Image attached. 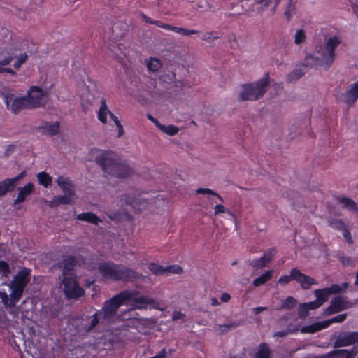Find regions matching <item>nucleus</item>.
Listing matches in <instances>:
<instances>
[{
	"mask_svg": "<svg viewBox=\"0 0 358 358\" xmlns=\"http://www.w3.org/2000/svg\"><path fill=\"white\" fill-rule=\"evenodd\" d=\"M122 305H126L125 300L121 296V292L113 298L106 301L103 308L96 312L90 318L82 319L80 325L78 327V331L82 332H88L91 331L99 323L100 319L102 322H113L119 319L120 316L117 311Z\"/></svg>",
	"mask_w": 358,
	"mask_h": 358,
	"instance_id": "obj_1",
	"label": "nucleus"
},
{
	"mask_svg": "<svg viewBox=\"0 0 358 358\" xmlns=\"http://www.w3.org/2000/svg\"><path fill=\"white\" fill-rule=\"evenodd\" d=\"M341 39L337 36L329 37L320 45L315 55L308 54L303 61V66L311 68H322L328 70L336 57V49L341 43Z\"/></svg>",
	"mask_w": 358,
	"mask_h": 358,
	"instance_id": "obj_2",
	"label": "nucleus"
},
{
	"mask_svg": "<svg viewBox=\"0 0 358 358\" xmlns=\"http://www.w3.org/2000/svg\"><path fill=\"white\" fill-rule=\"evenodd\" d=\"M75 263V259L69 257L59 264L62 271V275L59 277V287L69 299H78L84 294V290L80 287L73 272Z\"/></svg>",
	"mask_w": 358,
	"mask_h": 358,
	"instance_id": "obj_3",
	"label": "nucleus"
},
{
	"mask_svg": "<svg viewBox=\"0 0 358 358\" xmlns=\"http://www.w3.org/2000/svg\"><path fill=\"white\" fill-rule=\"evenodd\" d=\"M30 270L23 268L13 278L8 285L10 288V296L6 291H0V299L6 307L15 306L22 296L24 287L29 281Z\"/></svg>",
	"mask_w": 358,
	"mask_h": 358,
	"instance_id": "obj_4",
	"label": "nucleus"
},
{
	"mask_svg": "<svg viewBox=\"0 0 358 358\" xmlns=\"http://www.w3.org/2000/svg\"><path fill=\"white\" fill-rule=\"evenodd\" d=\"M121 296L125 300L126 306L131 310L152 308L160 310V303L155 298L140 294L136 290H125L121 292Z\"/></svg>",
	"mask_w": 358,
	"mask_h": 358,
	"instance_id": "obj_5",
	"label": "nucleus"
},
{
	"mask_svg": "<svg viewBox=\"0 0 358 358\" xmlns=\"http://www.w3.org/2000/svg\"><path fill=\"white\" fill-rule=\"evenodd\" d=\"M268 85V74L256 82L241 85L238 99L241 101H257L264 96Z\"/></svg>",
	"mask_w": 358,
	"mask_h": 358,
	"instance_id": "obj_6",
	"label": "nucleus"
},
{
	"mask_svg": "<svg viewBox=\"0 0 358 358\" xmlns=\"http://www.w3.org/2000/svg\"><path fill=\"white\" fill-rule=\"evenodd\" d=\"M99 270L103 277L115 280H129L138 278V275L137 273L131 269L111 262L100 264Z\"/></svg>",
	"mask_w": 358,
	"mask_h": 358,
	"instance_id": "obj_7",
	"label": "nucleus"
},
{
	"mask_svg": "<svg viewBox=\"0 0 358 358\" xmlns=\"http://www.w3.org/2000/svg\"><path fill=\"white\" fill-rule=\"evenodd\" d=\"M96 163L106 173L122 178L129 176L131 169L126 164L117 162V158H96Z\"/></svg>",
	"mask_w": 358,
	"mask_h": 358,
	"instance_id": "obj_8",
	"label": "nucleus"
},
{
	"mask_svg": "<svg viewBox=\"0 0 358 358\" xmlns=\"http://www.w3.org/2000/svg\"><path fill=\"white\" fill-rule=\"evenodd\" d=\"M4 103L7 110L15 115L24 109H31L25 96L17 97L13 94H7L4 95Z\"/></svg>",
	"mask_w": 358,
	"mask_h": 358,
	"instance_id": "obj_9",
	"label": "nucleus"
},
{
	"mask_svg": "<svg viewBox=\"0 0 358 358\" xmlns=\"http://www.w3.org/2000/svg\"><path fill=\"white\" fill-rule=\"evenodd\" d=\"M25 98H27L30 108L42 107L45 106L47 102L46 93L38 86L30 87Z\"/></svg>",
	"mask_w": 358,
	"mask_h": 358,
	"instance_id": "obj_10",
	"label": "nucleus"
},
{
	"mask_svg": "<svg viewBox=\"0 0 358 358\" xmlns=\"http://www.w3.org/2000/svg\"><path fill=\"white\" fill-rule=\"evenodd\" d=\"M347 317L345 313L340 314L331 319L317 322L310 325L304 326L301 329V332L303 334H313L322 329L327 328L333 323H340L343 322Z\"/></svg>",
	"mask_w": 358,
	"mask_h": 358,
	"instance_id": "obj_11",
	"label": "nucleus"
},
{
	"mask_svg": "<svg viewBox=\"0 0 358 358\" xmlns=\"http://www.w3.org/2000/svg\"><path fill=\"white\" fill-rule=\"evenodd\" d=\"M336 98L338 102L344 103L349 107L354 106L358 99V79L344 93L338 94Z\"/></svg>",
	"mask_w": 358,
	"mask_h": 358,
	"instance_id": "obj_12",
	"label": "nucleus"
},
{
	"mask_svg": "<svg viewBox=\"0 0 358 358\" xmlns=\"http://www.w3.org/2000/svg\"><path fill=\"white\" fill-rule=\"evenodd\" d=\"M348 287V284L343 283L341 285H333L330 287H327L321 289H315L314 294L316 297V301H318L320 306H322L326 302L331 294L338 293L345 290Z\"/></svg>",
	"mask_w": 358,
	"mask_h": 358,
	"instance_id": "obj_13",
	"label": "nucleus"
},
{
	"mask_svg": "<svg viewBox=\"0 0 358 358\" xmlns=\"http://www.w3.org/2000/svg\"><path fill=\"white\" fill-rule=\"evenodd\" d=\"M350 306L351 303L346 301L345 299L341 296L336 297L331 301L330 306L324 311V314L325 315H329L348 309Z\"/></svg>",
	"mask_w": 358,
	"mask_h": 358,
	"instance_id": "obj_14",
	"label": "nucleus"
},
{
	"mask_svg": "<svg viewBox=\"0 0 358 358\" xmlns=\"http://www.w3.org/2000/svg\"><path fill=\"white\" fill-rule=\"evenodd\" d=\"M292 274L294 280H296L304 289H308L311 287V285L317 284V281L314 278L302 273L296 268L292 269Z\"/></svg>",
	"mask_w": 358,
	"mask_h": 358,
	"instance_id": "obj_15",
	"label": "nucleus"
},
{
	"mask_svg": "<svg viewBox=\"0 0 358 358\" xmlns=\"http://www.w3.org/2000/svg\"><path fill=\"white\" fill-rule=\"evenodd\" d=\"M357 351L354 348L350 350L347 349H339L332 350L327 354L317 357V358H355Z\"/></svg>",
	"mask_w": 358,
	"mask_h": 358,
	"instance_id": "obj_16",
	"label": "nucleus"
},
{
	"mask_svg": "<svg viewBox=\"0 0 358 358\" xmlns=\"http://www.w3.org/2000/svg\"><path fill=\"white\" fill-rule=\"evenodd\" d=\"M34 189V186L33 183L29 182L25 185L22 187L18 188V194L15 200L14 201V204L22 203L25 201L26 198L30 195Z\"/></svg>",
	"mask_w": 358,
	"mask_h": 358,
	"instance_id": "obj_17",
	"label": "nucleus"
},
{
	"mask_svg": "<svg viewBox=\"0 0 358 358\" xmlns=\"http://www.w3.org/2000/svg\"><path fill=\"white\" fill-rule=\"evenodd\" d=\"M56 182L64 194H69L74 196V186L69 178L59 176L57 178Z\"/></svg>",
	"mask_w": 358,
	"mask_h": 358,
	"instance_id": "obj_18",
	"label": "nucleus"
},
{
	"mask_svg": "<svg viewBox=\"0 0 358 358\" xmlns=\"http://www.w3.org/2000/svg\"><path fill=\"white\" fill-rule=\"evenodd\" d=\"M274 256L273 250H271L265 253L263 257L259 259H253L251 264L255 268H261L266 266Z\"/></svg>",
	"mask_w": 358,
	"mask_h": 358,
	"instance_id": "obj_19",
	"label": "nucleus"
},
{
	"mask_svg": "<svg viewBox=\"0 0 358 358\" xmlns=\"http://www.w3.org/2000/svg\"><path fill=\"white\" fill-rule=\"evenodd\" d=\"M73 195L64 194L63 196H55L52 201L49 202V206L50 208H55L61 204H69L71 203L73 199Z\"/></svg>",
	"mask_w": 358,
	"mask_h": 358,
	"instance_id": "obj_20",
	"label": "nucleus"
},
{
	"mask_svg": "<svg viewBox=\"0 0 358 358\" xmlns=\"http://www.w3.org/2000/svg\"><path fill=\"white\" fill-rule=\"evenodd\" d=\"M196 193L206 195L209 199H211L213 203H216L217 201L223 202L222 197L209 188H199L196 190Z\"/></svg>",
	"mask_w": 358,
	"mask_h": 358,
	"instance_id": "obj_21",
	"label": "nucleus"
},
{
	"mask_svg": "<svg viewBox=\"0 0 358 358\" xmlns=\"http://www.w3.org/2000/svg\"><path fill=\"white\" fill-rule=\"evenodd\" d=\"M166 30L173 31L184 36L194 35L199 33V31L196 29H188L184 27H176L168 24L166 25Z\"/></svg>",
	"mask_w": 358,
	"mask_h": 358,
	"instance_id": "obj_22",
	"label": "nucleus"
},
{
	"mask_svg": "<svg viewBox=\"0 0 358 358\" xmlns=\"http://www.w3.org/2000/svg\"><path fill=\"white\" fill-rule=\"evenodd\" d=\"M113 113L108 108L106 100L103 99L101 101V106L98 112V120L103 124L107 123V115L110 116Z\"/></svg>",
	"mask_w": 358,
	"mask_h": 358,
	"instance_id": "obj_23",
	"label": "nucleus"
},
{
	"mask_svg": "<svg viewBox=\"0 0 358 358\" xmlns=\"http://www.w3.org/2000/svg\"><path fill=\"white\" fill-rule=\"evenodd\" d=\"M273 273V270L267 271L266 272H265L264 273L261 275L259 277L255 278L253 280V282H252L253 285L255 287H259L262 285L265 284L266 282H268V280H270L271 279Z\"/></svg>",
	"mask_w": 358,
	"mask_h": 358,
	"instance_id": "obj_24",
	"label": "nucleus"
},
{
	"mask_svg": "<svg viewBox=\"0 0 358 358\" xmlns=\"http://www.w3.org/2000/svg\"><path fill=\"white\" fill-rule=\"evenodd\" d=\"M77 219L83 221H87L88 222L97 224L100 222L99 217L92 213H83L77 215Z\"/></svg>",
	"mask_w": 358,
	"mask_h": 358,
	"instance_id": "obj_25",
	"label": "nucleus"
},
{
	"mask_svg": "<svg viewBox=\"0 0 358 358\" xmlns=\"http://www.w3.org/2000/svg\"><path fill=\"white\" fill-rule=\"evenodd\" d=\"M44 132L48 134L50 136L57 134L59 131V124L58 122L53 123L45 122V125L42 127Z\"/></svg>",
	"mask_w": 358,
	"mask_h": 358,
	"instance_id": "obj_26",
	"label": "nucleus"
},
{
	"mask_svg": "<svg viewBox=\"0 0 358 358\" xmlns=\"http://www.w3.org/2000/svg\"><path fill=\"white\" fill-rule=\"evenodd\" d=\"M357 338V336L356 334L341 336L338 340V343L342 346L350 345L355 342Z\"/></svg>",
	"mask_w": 358,
	"mask_h": 358,
	"instance_id": "obj_27",
	"label": "nucleus"
},
{
	"mask_svg": "<svg viewBox=\"0 0 358 358\" xmlns=\"http://www.w3.org/2000/svg\"><path fill=\"white\" fill-rule=\"evenodd\" d=\"M38 183L44 187H48L52 183V178L45 171H41L37 174Z\"/></svg>",
	"mask_w": 358,
	"mask_h": 358,
	"instance_id": "obj_28",
	"label": "nucleus"
},
{
	"mask_svg": "<svg viewBox=\"0 0 358 358\" xmlns=\"http://www.w3.org/2000/svg\"><path fill=\"white\" fill-rule=\"evenodd\" d=\"M13 59V57L9 56L3 59L2 61H0V73H10L11 75H15L16 72L11 69L10 68L5 67V66L9 64L10 62Z\"/></svg>",
	"mask_w": 358,
	"mask_h": 358,
	"instance_id": "obj_29",
	"label": "nucleus"
},
{
	"mask_svg": "<svg viewBox=\"0 0 358 358\" xmlns=\"http://www.w3.org/2000/svg\"><path fill=\"white\" fill-rule=\"evenodd\" d=\"M270 349L268 345L266 343H262L256 352V358H269L270 357Z\"/></svg>",
	"mask_w": 358,
	"mask_h": 358,
	"instance_id": "obj_30",
	"label": "nucleus"
},
{
	"mask_svg": "<svg viewBox=\"0 0 358 358\" xmlns=\"http://www.w3.org/2000/svg\"><path fill=\"white\" fill-rule=\"evenodd\" d=\"M13 180L10 178L5 179L3 181L0 182V196L6 194L8 191L13 188Z\"/></svg>",
	"mask_w": 358,
	"mask_h": 358,
	"instance_id": "obj_31",
	"label": "nucleus"
},
{
	"mask_svg": "<svg viewBox=\"0 0 358 358\" xmlns=\"http://www.w3.org/2000/svg\"><path fill=\"white\" fill-rule=\"evenodd\" d=\"M126 203L130 205L136 211H140L146 205V202L145 201H142L141 199L137 198L130 200L127 199Z\"/></svg>",
	"mask_w": 358,
	"mask_h": 358,
	"instance_id": "obj_32",
	"label": "nucleus"
},
{
	"mask_svg": "<svg viewBox=\"0 0 358 358\" xmlns=\"http://www.w3.org/2000/svg\"><path fill=\"white\" fill-rule=\"evenodd\" d=\"M158 129L171 136L177 134L178 132L179 131V129L176 126L173 124L166 126L161 124Z\"/></svg>",
	"mask_w": 358,
	"mask_h": 358,
	"instance_id": "obj_33",
	"label": "nucleus"
},
{
	"mask_svg": "<svg viewBox=\"0 0 358 358\" xmlns=\"http://www.w3.org/2000/svg\"><path fill=\"white\" fill-rule=\"evenodd\" d=\"M141 19L148 23V24H154L158 27H160V28H162L164 29H166V25L167 24H165L163 22L160 21V20H155L152 18H150V17L147 16L145 14H144L143 13H142L141 14Z\"/></svg>",
	"mask_w": 358,
	"mask_h": 358,
	"instance_id": "obj_34",
	"label": "nucleus"
},
{
	"mask_svg": "<svg viewBox=\"0 0 358 358\" xmlns=\"http://www.w3.org/2000/svg\"><path fill=\"white\" fill-rule=\"evenodd\" d=\"M162 66V64L159 59L156 58H150L149 62L147 64V67L148 70L156 72Z\"/></svg>",
	"mask_w": 358,
	"mask_h": 358,
	"instance_id": "obj_35",
	"label": "nucleus"
},
{
	"mask_svg": "<svg viewBox=\"0 0 358 358\" xmlns=\"http://www.w3.org/2000/svg\"><path fill=\"white\" fill-rule=\"evenodd\" d=\"M305 74V72L301 69H296L293 71H292L287 76V80L289 82H292L294 80H296L301 78Z\"/></svg>",
	"mask_w": 358,
	"mask_h": 358,
	"instance_id": "obj_36",
	"label": "nucleus"
},
{
	"mask_svg": "<svg viewBox=\"0 0 358 358\" xmlns=\"http://www.w3.org/2000/svg\"><path fill=\"white\" fill-rule=\"evenodd\" d=\"M148 269L155 275H162L164 273V266L155 263H151L148 266Z\"/></svg>",
	"mask_w": 358,
	"mask_h": 358,
	"instance_id": "obj_37",
	"label": "nucleus"
},
{
	"mask_svg": "<svg viewBox=\"0 0 358 358\" xmlns=\"http://www.w3.org/2000/svg\"><path fill=\"white\" fill-rule=\"evenodd\" d=\"M182 271V268L179 265H169L164 266V273L165 275H169L171 273L179 274Z\"/></svg>",
	"mask_w": 358,
	"mask_h": 358,
	"instance_id": "obj_38",
	"label": "nucleus"
},
{
	"mask_svg": "<svg viewBox=\"0 0 358 358\" xmlns=\"http://www.w3.org/2000/svg\"><path fill=\"white\" fill-rule=\"evenodd\" d=\"M110 118L115 124L117 129H118V134H117V138L122 137L124 134V129L123 128V126L122 125L120 121L119 120L118 117L114 114L110 113Z\"/></svg>",
	"mask_w": 358,
	"mask_h": 358,
	"instance_id": "obj_39",
	"label": "nucleus"
},
{
	"mask_svg": "<svg viewBox=\"0 0 358 358\" xmlns=\"http://www.w3.org/2000/svg\"><path fill=\"white\" fill-rule=\"evenodd\" d=\"M214 213L215 215H220L222 214L228 213L234 220H235L234 215L231 213L223 205L217 204V202L214 207Z\"/></svg>",
	"mask_w": 358,
	"mask_h": 358,
	"instance_id": "obj_40",
	"label": "nucleus"
},
{
	"mask_svg": "<svg viewBox=\"0 0 358 358\" xmlns=\"http://www.w3.org/2000/svg\"><path fill=\"white\" fill-rule=\"evenodd\" d=\"M306 38V33L303 29H299L294 36V43L296 45H300L305 41Z\"/></svg>",
	"mask_w": 358,
	"mask_h": 358,
	"instance_id": "obj_41",
	"label": "nucleus"
},
{
	"mask_svg": "<svg viewBox=\"0 0 358 358\" xmlns=\"http://www.w3.org/2000/svg\"><path fill=\"white\" fill-rule=\"evenodd\" d=\"M296 303L297 301L294 298L289 296L285 299V301H283L282 308L288 309L292 308L294 307L296 305Z\"/></svg>",
	"mask_w": 358,
	"mask_h": 358,
	"instance_id": "obj_42",
	"label": "nucleus"
},
{
	"mask_svg": "<svg viewBox=\"0 0 358 358\" xmlns=\"http://www.w3.org/2000/svg\"><path fill=\"white\" fill-rule=\"evenodd\" d=\"M9 273V265L4 261H0V274L5 277H8Z\"/></svg>",
	"mask_w": 358,
	"mask_h": 358,
	"instance_id": "obj_43",
	"label": "nucleus"
},
{
	"mask_svg": "<svg viewBox=\"0 0 358 358\" xmlns=\"http://www.w3.org/2000/svg\"><path fill=\"white\" fill-rule=\"evenodd\" d=\"M329 225L336 229L343 231L345 229L344 223L341 221V220H332L329 221Z\"/></svg>",
	"mask_w": 358,
	"mask_h": 358,
	"instance_id": "obj_44",
	"label": "nucleus"
},
{
	"mask_svg": "<svg viewBox=\"0 0 358 358\" xmlns=\"http://www.w3.org/2000/svg\"><path fill=\"white\" fill-rule=\"evenodd\" d=\"M219 38L215 31H209L203 34L202 40L206 42H210L214 39Z\"/></svg>",
	"mask_w": 358,
	"mask_h": 358,
	"instance_id": "obj_45",
	"label": "nucleus"
},
{
	"mask_svg": "<svg viewBox=\"0 0 358 358\" xmlns=\"http://www.w3.org/2000/svg\"><path fill=\"white\" fill-rule=\"evenodd\" d=\"M27 55L26 53L21 54L14 62L13 66L18 69L21 65L27 59Z\"/></svg>",
	"mask_w": 358,
	"mask_h": 358,
	"instance_id": "obj_46",
	"label": "nucleus"
},
{
	"mask_svg": "<svg viewBox=\"0 0 358 358\" xmlns=\"http://www.w3.org/2000/svg\"><path fill=\"white\" fill-rule=\"evenodd\" d=\"M292 280H294V275L292 274V269L289 275H285L281 276L279 278L278 283L280 285H287Z\"/></svg>",
	"mask_w": 358,
	"mask_h": 358,
	"instance_id": "obj_47",
	"label": "nucleus"
},
{
	"mask_svg": "<svg viewBox=\"0 0 358 358\" xmlns=\"http://www.w3.org/2000/svg\"><path fill=\"white\" fill-rule=\"evenodd\" d=\"M308 307H306L305 303H301L299 306V315L301 317H305L308 313Z\"/></svg>",
	"mask_w": 358,
	"mask_h": 358,
	"instance_id": "obj_48",
	"label": "nucleus"
},
{
	"mask_svg": "<svg viewBox=\"0 0 358 358\" xmlns=\"http://www.w3.org/2000/svg\"><path fill=\"white\" fill-rule=\"evenodd\" d=\"M320 303H319L316 300H315L313 301L308 302V303H305L306 307H308V310H315V309L320 308L321 306L320 305Z\"/></svg>",
	"mask_w": 358,
	"mask_h": 358,
	"instance_id": "obj_49",
	"label": "nucleus"
},
{
	"mask_svg": "<svg viewBox=\"0 0 358 358\" xmlns=\"http://www.w3.org/2000/svg\"><path fill=\"white\" fill-rule=\"evenodd\" d=\"M295 331L296 330L292 331L291 329H286V330H283V331H277L274 334L273 336L284 337V336H287V334H289V333H292Z\"/></svg>",
	"mask_w": 358,
	"mask_h": 358,
	"instance_id": "obj_50",
	"label": "nucleus"
},
{
	"mask_svg": "<svg viewBox=\"0 0 358 358\" xmlns=\"http://www.w3.org/2000/svg\"><path fill=\"white\" fill-rule=\"evenodd\" d=\"M184 317H185V314H183L181 311L174 310L172 313L173 320H180V319H182Z\"/></svg>",
	"mask_w": 358,
	"mask_h": 358,
	"instance_id": "obj_51",
	"label": "nucleus"
},
{
	"mask_svg": "<svg viewBox=\"0 0 358 358\" xmlns=\"http://www.w3.org/2000/svg\"><path fill=\"white\" fill-rule=\"evenodd\" d=\"M341 262L344 266H352L354 264V261L348 257H342Z\"/></svg>",
	"mask_w": 358,
	"mask_h": 358,
	"instance_id": "obj_52",
	"label": "nucleus"
},
{
	"mask_svg": "<svg viewBox=\"0 0 358 358\" xmlns=\"http://www.w3.org/2000/svg\"><path fill=\"white\" fill-rule=\"evenodd\" d=\"M342 232H343V236L344 238L345 239V241L349 243H352V238L350 233L345 228L343 229Z\"/></svg>",
	"mask_w": 358,
	"mask_h": 358,
	"instance_id": "obj_53",
	"label": "nucleus"
},
{
	"mask_svg": "<svg viewBox=\"0 0 358 358\" xmlns=\"http://www.w3.org/2000/svg\"><path fill=\"white\" fill-rule=\"evenodd\" d=\"M146 117L147 118L150 120L152 122H153L155 124V125L159 128V127L160 126L161 123L156 119L150 113H148L146 115Z\"/></svg>",
	"mask_w": 358,
	"mask_h": 358,
	"instance_id": "obj_54",
	"label": "nucleus"
},
{
	"mask_svg": "<svg viewBox=\"0 0 358 358\" xmlns=\"http://www.w3.org/2000/svg\"><path fill=\"white\" fill-rule=\"evenodd\" d=\"M15 149V146L14 145H12V144L8 145L5 151L6 156H9L11 154H13Z\"/></svg>",
	"mask_w": 358,
	"mask_h": 358,
	"instance_id": "obj_55",
	"label": "nucleus"
},
{
	"mask_svg": "<svg viewBox=\"0 0 358 358\" xmlns=\"http://www.w3.org/2000/svg\"><path fill=\"white\" fill-rule=\"evenodd\" d=\"M267 309L266 307H264V306H260V307H256V308H253L252 309V312L255 315H258L261 312L264 311V310H266Z\"/></svg>",
	"mask_w": 358,
	"mask_h": 358,
	"instance_id": "obj_56",
	"label": "nucleus"
},
{
	"mask_svg": "<svg viewBox=\"0 0 358 358\" xmlns=\"http://www.w3.org/2000/svg\"><path fill=\"white\" fill-rule=\"evenodd\" d=\"M25 176H26V172L25 171H22L20 175H18L17 176H16V177H15L13 178H10V180H13V185H15V182L17 180L24 177Z\"/></svg>",
	"mask_w": 358,
	"mask_h": 358,
	"instance_id": "obj_57",
	"label": "nucleus"
},
{
	"mask_svg": "<svg viewBox=\"0 0 358 358\" xmlns=\"http://www.w3.org/2000/svg\"><path fill=\"white\" fill-rule=\"evenodd\" d=\"M230 299L231 296L227 293L222 294L221 296V301L224 303L228 302Z\"/></svg>",
	"mask_w": 358,
	"mask_h": 358,
	"instance_id": "obj_58",
	"label": "nucleus"
},
{
	"mask_svg": "<svg viewBox=\"0 0 358 358\" xmlns=\"http://www.w3.org/2000/svg\"><path fill=\"white\" fill-rule=\"evenodd\" d=\"M258 3H262L265 7H268L271 2V0H256Z\"/></svg>",
	"mask_w": 358,
	"mask_h": 358,
	"instance_id": "obj_59",
	"label": "nucleus"
},
{
	"mask_svg": "<svg viewBox=\"0 0 358 358\" xmlns=\"http://www.w3.org/2000/svg\"><path fill=\"white\" fill-rule=\"evenodd\" d=\"M234 325H233L232 324H225L224 326H221V325H217L216 327L215 328V329L216 331H219V329L218 328H222V327H224L226 330H228L230 327H234Z\"/></svg>",
	"mask_w": 358,
	"mask_h": 358,
	"instance_id": "obj_60",
	"label": "nucleus"
},
{
	"mask_svg": "<svg viewBox=\"0 0 358 358\" xmlns=\"http://www.w3.org/2000/svg\"><path fill=\"white\" fill-rule=\"evenodd\" d=\"M210 303H211V305L214 306L220 304V303L218 302V300L216 298H212L210 299Z\"/></svg>",
	"mask_w": 358,
	"mask_h": 358,
	"instance_id": "obj_61",
	"label": "nucleus"
},
{
	"mask_svg": "<svg viewBox=\"0 0 358 358\" xmlns=\"http://www.w3.org/2000/svg\"><path fill=\"white\" fill-rule=\"evenodd\" d=\"M285 16H286V17L287 18L288 20H289L291 19L292 16V14L291 11L289 9H287L285 11Z\"/></svg>",
	"mask_w": 358,
	"mask_h": 358,
	"instance_id": "obj_62",
	"label": "nucleus"
},
{
	"mask_svg": "<svg viewBox=\"0 0 358 358\" xmlns=\"http://www.w3.org/2000/svg\"><path fill=\"white\" fill-rule=\"evenodd\" d=\"M352 10H353L355 13H358V4L353 3L352 5Z\"/></svg>",
	"mask_w": 358,
	"mask_h": 358,
	"instance_id": "obj_63",
	"label": "nucleus"
},
{
	"mask_svg": "<svg viewBox=\"0 0 358 358\" xmlns=\"http://www.w3.org/2000/svg\"><path fill=\"white\" fill-rule=\"evenodd\" d=\"M356 277H357V278H356L355 284H356L357 285H358V271H357V275H356Z\"/></svg>",
	"mask_w": 358,
	"mask_h": 358,
	"instance_id": "obj_64",
	"label": "nucleus"
}]
</instances>
